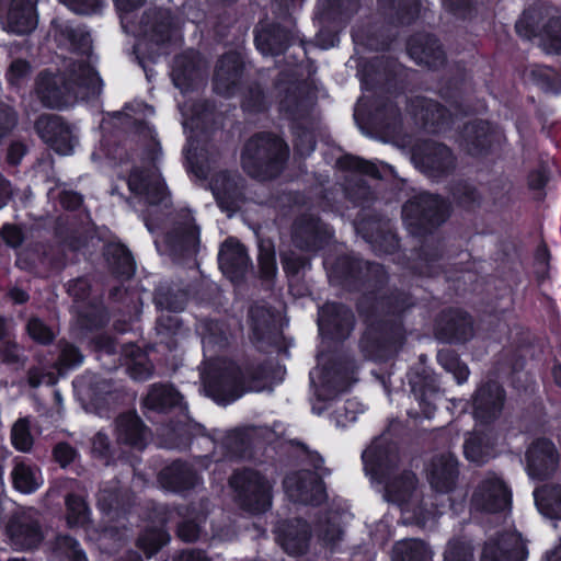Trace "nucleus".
<instances>
[{
	"label": "nucleus",
	"instance_id": "obj_60",
	"mask_svg": "<svg viewBox=\"0 0 561 561\" xmlns=\"http://www.w3.org/2000/svg\"><path fill=\"white\" fill-rule=\"evenodd\" d=\"M250 317L253 322V330L255 334H257L261 329L268 328L272 322V314L263 307L252 308L250 311Z\"/></svg>",
	"mask_w": 561,
	"mask_h": 561
},
{
	"label": "nucleus",
	"instance_id": "obj_61",
	"mask_svg": "<svg viewBox=\"0 0 561 561\" xmlns=\"http://www.w3.org/2000/svg\"><path fill=\"white\" fill-rule=\"evenodd\" d=\"M30 66L24 60H14L8 71V80L11 84L19 85L22 80L27 76Z\"/></svg>",
	"mask_w": 561,
	"mask_h": 561
},
{
	"label": "nucleus",
	"instance_id": "obj_17",
	"mask_svg": "<svg viewBox=\"0 0 561 561\" xmlns=\"http://www.w3.org/2000/svg\"><path fill=\"white\" fill-rule=\"evenodd\" d=\"M222 273L232 282H238L249 265V256L243 245L236 239H228L218 255Z\"/></svg>",
	"mask_w": 561,
	"mask_h": 561
},
{
	"label": "nucleus",
	"instance_id": "obj_2",
	"mask_svg": "<svg viewBox=\"0 0 561 561\" xmlns=\"http://www.w3.org/2000/svg\"><path fill=\"white\" fill-rule=\"evenodd\" d=\"M71 42L88 60L76 59L68 64L69 81L59 75L51 77L45 72L39 76L36 93L45 106L62 108L70 105L75 99H84L98 94L101 90L102 81L92 66L90 34L76 30L71 35Z\"/></svg>",
	"mask_w": 561,
	"mask_h": 561
},
{
	"label": "nucleus",
	"instance_id": "obj_11",
	"mask_svg": "<svg viewBox=\"0 0 561 561\" xmlns=\"http://www.w3.org/2000/svg\"><path fill=\"white\" fill-rule=\"evenodd\" d=\"M511 504V492L497 476L490 473L481 480L473 492L471 505L476 511L497 512Z\"/></svg>",
	"mask_w": 561,
	"mask_h": 561
},
{
	"label": "nucleus",
	"instance_id": "obj_18",
	"mask_svg": "<svg viewBox=\"0 0 561 561\" xmlns=\"http://www.w3.org/2000/svg\"><path fill=\"white\" fill-rule=\"evenodd\" d=\"M525 552L522 537L511 531L501 537L496 542H486L481 561H517Z\"/></svg>",
	"mask_w": 561,
	"mask_h": 561
},
{
	"label": "nucleus",
	"instance_id": "obj_23",
	"mask_svg": "<svg viewBox=\"0 0 561 561\" xmlns=\"http://www.w3.org/2000/svg\"><path fill=\"white\" fill-rule=\"evenodd\" d=\"M159 481L164 489L182 492L196 485L199 479L194 467L174 462L160 472Z\"/></svg>",
	"mask_w": 561,
	"mask_h": 561
},
{
	"label": "nucleus",
	"instance_id": "obj_3",
	"mask_svg": "<svg viewBox=\"0 0 561 561\" xmlns=\"http://www.w3.org/2000/svg\"><path fill=\"white\" fill-rule=\"evenodd\" d=\"M114 2L121 13L123 28L139 37L134 50L140 60V55L146 50H150V58L167 53L163 45L180 37L179 25L172 19L170 11L154 10L147 13L139 28L136 30L131 25L129 14L140 7L144 0H114Z\"/></svg>",
	"mask_w": 561,
	"mask_h": 561
},
{
	"label": "nucleus",
	"instance_id": "obj_19",
	"mask_svg": "<svg viewBox=\"0 0 561 561\" xmlns=\"http://www.w3.org/2000/svg\"><path fill=\"white\" fill-rule=\"evenodd\" d=\"M504 393L496 382H490L478 389L473 400V415L481 422L495 417L503 405Z\"/></svg>",
	"mask_w": 561,
	"mask_h": 561
},
{
	"label": "nucleus",
	"instance_id": "obj_48",
	"mask_svg": "<svg viewBox=\"0 0 561 561\" xmlns=\"http://www.w3.org/2000/svg\"><path fill=\"white\" fill-rule=\"evenodd\" d=\"M203 519L204 516L199 514L196 516L185 515L183 522L179 525V537L185 541L197 540L202 534L201 523Z\"/></svg>",
	"mask_w": 561,
	"mask_h": 561
},
{
	"label": "nucleus",
	"instance_id": "obj_37",
	"mask_svg": "<svg viewBox=\"0 0 561 561\" xmlns=\"http://www.w3.org/2000/svg\"><path fill=\"white\" fill-rule=\"evenodd\" d=\"M411 113L424 125L439 126L446 116V111L437 103L419 99L413 102Z\"/></svg>",
	"mask_w": 561,
	"mask_h": 561
},
{
	"label": "nucleus",
	"instance_id": "obj_16",
	"mask_svg": "<svg viewBox=\"0 0 561 561\" xmlns=\"http://www.w3.org/2000/svg\"><path fill=\"white\" fill-rule=\"evenodd\" d=\"M412 160L417 168L431 176L444 173L454 165L450 150L437 144L427 145L425 152L415 150Z\"/></svg>",
	"mask_w": 561,
	"mask_h": 561
},
{
	"label": "nucleus",
	"instance_id": "obj_43",
	"mask_svg": "<svg viewBox=\"0 0 561 561\" xmlns=\"http://www.w3.org/2000/svg\"><path fill=\"white\" fill-rule=\"evenodd\" d=\"M540 45L549 54H561V20H553L539 35Z\"/></svg>",
	"mask_w": 561,
	"mask_h": 561
},
{
	"label": "nucleus",
	"instance_id": "obj_4",
	"mask_svg": "<svg viewBox=\"0 0 561 561\" xmlns=\"http://www.w3.org/2000/svg\"><path fill=\"white\" fill-rule=\"evenodd\" d=\"M288 157L287 145L278 137L260 135L251 138L242 152V165L253 178L274 176Z\"/></svg>",
	"mask_w": 561,
	"mask_h": 561
},
{
	"label": "nucleus",
	"instance_id": "obj_38",
	"mask_svg": "<svg viewBox=\"0 0 561 561\" xmlns=\"http://www.w3.org/2000/svg\"><path fill=\"white\" fill-rule=\"evenodd\" d=\"M106 255L116 274L124 277H130L134 274V260L128 250L123 244H108L106 248Z\"/></svg>",
	"mask_w": 561,
	"mask_h": 561
},
{
	"label": "nucleus",
	"instance_id": "obj_54",
	"mask_svg": "<svg viewBox=\"0 0 561 561\" xmlns=\"http://www.w3.org/2000/svg\"><path fill=\"white\" fill-rule=\"evenodd\" d=\"M69 10L78 14H91L99 10L103 0H59Z\"/></svg>",
	"mask_w": 561,
	"mask_h": 561
},
{
	"label": "nucleus",
	"instance_id": "obj_9",
	"mask_svg": "<svg viewBox=\"0 0 561 561\" xmlns=\"http://www.w3.org/2000/svg\"><path fill=\"white\" fill-rule=\"evenodd\" d=\"M37 0H0V23L9 33L22 35L36 28Z\"/></svg>",
	"mask_w": 561,
	"mask_h": 561
},
{
	"label": "nucleus",
	"instance_id": "obj_62",
	"mask_svg": "<svg viewBox=\"0 0 561 561\" xmlns=\"http://www.w3.org/2000/svg\"><path fill=\"white\" fill-rule=\"evenodd\" d=\"M16 123L15 113L9 106H0V138L10 131Z\"/></svg>",
	"mask_w": 561,
	"mask_h": 561
},
{
	"label": "nucleus",
	"instance_id": "obj_47",
	"mask_svg": "<svg viewBox=\"0 0 561 561\" xmlns=\"http://www.w3.org/2000/svg\"><path fill=\"white\" fill-rule=\"evenodd\" d=\"M11 439L14 447L21 451L30 450L32 446V436L30 434L28 421L21 419L12 427Z\"/></svg>",
	"mask_w": 561,
	"mask_h": 561
},
{
	"label": "nucleus",
	"instance_id": "obj_22",
	"mask_svg": "<svg viewBox=\"0 0 561 561\" xmlns=\"http://www.w3.org/2000/svg\"><path fill=\"white\" fill-rule=\"evenodd\" d=\"M309 527L300 519L289 522L277 528V540L289 554H301L308 547Z\"/></svg>",
	"mask_w": 561,
	"mask_h": 561
},
{
	"label": "nucleus",
	"instance_id": "obj_42",
	"mask_svg": "<svg viewBox=\"0 0 561 561\" xmlns=\"http://www.w3.org/2000/svg\"><path fill=\"white\" fill-rule=\"evenodd\" d=\"M69 127L58 116H42L36 122V130L39 137L47 144L58 135H65V129Z\"/></svg>",
	"mask_w": 561,
	"mask_h": 561
},
{
	"label": "nucleus",
	"instance_id": "obj_63",
	"mask_svg": "<svg viewBox=\"0 0 561 561\" xmlns=\"http://www.w3.org/2000/svg\"><path fill=\"white\" fill-rule=\"evenodd\" d=\"M54 455L56 460L62 466H67L75 458V450L72 447H70L67 444H59L56 446L54 450Z\"/></svg>",
	"mask_w": 561,
	"mask_h": 561
},
{
	"label": "nucleus",
	"instance_id": "obj_25",
	"mask_svg": "<svg viewBox=\"0 0 561 561\" xmlns=\"http://www.w3.org/2000/svg\"><path fill=\"white\" fill-rule=\"evenodd\" d=\"M117 115L124 116L128 121H133L135 124L140 123L139 129L146 139H148V146L150 149V159L154 160L159 153V142L156 138V131L147 124H142L141 119L153 115V108L140 101H136L131 104L126 105L123 113Z\"/></svg>",
	"mask_w": 561,
	"mask_h": 561
},
{
	"label": "nucleus",
	"instance_id": "obj_40",
	"mask_svg": "<svg viewBox=\"0 0 561 561\" xmlns=\"http://www.w3.org/2000/svg\"><path fill=\"white\" fill-rule=\"evenodd\" d=\"M67 523L70 527H84L89 520V508L85 502L75 495H70L66 500Z\"/></svg>",
	"mask_w": 561,
	"mask_h": 561
},
{
	"label": "nucleus",
	"instance_id": "obj_31",
	"mask_svg": "<svg viewBox=\"0 0 561 561\" xmlns=\"http://www.w3.org/2000/svg\"><path fill=\"white\" fill-rule=\"evenodd\" d=\"M210 190L218 205L224 210H230L233 207L237 196V184L227 172H220L214 176L210 182Z\"/></svg>",
	"mask_w": 561,
	"mask_h": 561
},
{
	"label": "nucleus",
	"instance_id": "obj_56",
	"mask_svg": "<svg viewBox=\"0 0 561 561\" xmlns=\"http://www.w3.org/2000/svg\"><path fill=\"white\" fill-rule=\"evenodd\" d=\"M344 164L353 170H356L363 174H367L374 178H378L380 175L379 169L376 164L369 161H365L358 157H346L344 159Z\"/></svg>",
	"mask_w": 561,
	"mask_h": 561
},
{
	"label": "nucleus",
	"instance_id": "obj_50",
	"mask_svg": "<svg viewBox=\"0 0 561 561\" xmlns=\"http://www.w3.org/2000/svg\"><path fill=\"white\" fill-rule=\"evenodd\" d=\"M204 352H210L216 344L227 340L217 322L205 323L201 327Z\"/></svg>",
	"mask_w": 561,
	"mask_h": 561
},
{
	"label": "nucleus",
	"instance_id": "obj_13",
	"mask_svg": "<svg viewBox=\"0 0 561 561\" xmlns=\"http://www.w3.org/2000/svg\"><path fill=\"white\" fill-rule=\"evenodd\" d=\"M352 311L337 304H325L319 309L318 327L321 335L334 339L345 337L353 329Z\"/></svg>",
	"mask_w": 561,
	"mask_h": 561
},
{
	"label": "nucleus",
	"instance_id": "obj_20",
	"mask_svg": "<svg viewBox=\"0 0 561 561\" xmlns=\"http://www.w3.org/2000/svg\"><path fill=\"white\" fill-rule=\"evenodd\" d=\"M241 56L238 53L225 55L217 64L214 89L218 94L230 95L233 93L240 71Z\"/></svg>",
	"mask_w": 561,
	"mask_h": 561
},
{
	"label": "nucleus",
	"instance_id": "obj_45",
	"mask_svg": "<svg viewBox=\"0 0 561 561\" xmlns=\"http://www.w3.org/2000/svg\"><path fill=\"white\" fill-rule=\"evenodd\" d=\"M255 45L263 55H277L284 50V45L278 42V37L266 30L256 32Z\"/></svg>",
	"mask_w": 561,
	"mask_h": 561
},
{
	"label": "nucleus",
	"instance_id": "obj_59",
	"mask_svg": "<svg viewBox=\"0 0 561 561\" xmlns=\"http://www.w3.org/2000/svg\"><path fill=\"white\" fill-rule=\"evenodd\" d=\"M180 111L183 116V127H184L185 131H187L188 129L191 131H193L195 128L198 127V123L204 122V119H205V115L199 110V107L188 111L186 108V105H184V106H180Z\"/></svg>",
	"mask_w": 561,
	"mask_h": 561
},
{
	"label": "nucleus",
	"instance_id": "obj_39",
	"mask_svg": "<svg viewBox=\"0 0 561 561\" xmlns=\"http://www.w3.org/2000/svg\"><path fill=\"white\" fill-rule=\"evenodd\" d=\"M350 517V514L347 512L332 513L325 522L320 520L317 525L316 531L318 536L323 540L325 543H333L337 539L341 538L342 529L340 526V522H344Z\"/></svg>",
	"mask_w": 561,
	"mask_h": 561
},
{
	"label": "nucleus",
	"instance_id": "obj_52",
	"mask_svg": "<svg viewBox=\"0 0 561 561\" xmlns=\"http://www.w3.org/2000/svg\"><path fill=\"white\" fill-rule=\"evenodd\" d=\"M83 362V356L77 347L66 344L61 350V355L58 362V371L62 374L65 369H71L80 366Z\"/></svg>",
	"mask_w": 561,
	"mask_h": 561
},
{
	"label": "nucleus",
	"instance_id": "obj_5",
	"mask_svg": "<svg viewBox=\"0 0 561 561\" xmlns=\"http://www.w3.org/2000/svg\"><path fill=\"white\" fill-rule=\"evenodd\" d=\"M205 393L218 404H229L239 399L245 391H256L252 386L243 383L241 370L224 359L207 364L202 371Z\"/></svg>",
	"mask_w": 561,
	"mask_h": 561
},
{
	"label": "nucleus",
	"instance_id": "obj_8",
	"mask_svg": "<svg viewBox=\"0 0 561 561\" xmlns=\"http://www.w3.org/2000/svg\"><path fill=\"white\" fill-rule=\"evenodd\" d=\"M354 373L348 367H316L310 371V382L314 394L321 401L334 399L337 394L347 391L355 382Z\"/></svg>",
	"mask_w": 561,
	"mask_h": 561
},
{
	"label": "nucleus",
	"instance_id": "obj_30",
	"mask_svg": "<svg viewBox=\"0 0 561 561\" xmlns=\"http://www.w3.org/2000/svg\"><path fill=\"white\" fill-rule=\"evenodd\" d=\"M125 365L130 377L135 380H146L152 374V365L147 355L136 345H126L123 348Z\"/></svg>",
	"mask_w": 561,
	"mask_h": 561
},
{
	"label": "nucleus",
	"instance_id": "obj_57",
	"mask_svg": "<svg viewBox=\"0 0 561 561\" xmlns=\"http://www.w3.org/2000/svg\"><path fill=\"white\" fill-rule=\"evenodd\" d=\"M259 263L261 267V272L264 277H273L276 273V262L274 252L268 248H264L263 245L260 248Z\"/></svg>",
	"mask_w": 561,
	"mask_h": 561
},
{
	"label": "nucleus",
	"instance_id": "obj_44",
	"mask_svg": "<svg viewBox=\"0 0 561 561\" xmlns=\"http://www.w3.org/2000/svg\"><path fill=\"white\" fill-rule=\"evenodd\" d=\"M437 358L442 367L451 373L458 383H462L468 379V367L461 364L455 355L448 352H439Z\"/></svg>",
	"mask_w": 561,
	"mask_h": 561
},
{
	"label": "nucleus",
	"instance_id": "obj_6",
	"mask_svg": "<svg viewBox=\"0 0 561 561\" xmlns=\"http://www.w3.org/2000/svg\"><path fill=\"white\" fill-rule=\"evenodd\" d=\"M239 505L247 512L260 514L272 505V485L259 472L244 470L236 472L230 479Z\"/></svg>",
	"mask_w": 561,
	"mask_h": 561
},
{
	"label": "nucleus",
	"instance_id": "obj_33",
	"mask_svg": "<svg viewBox=\"0 0 561 561\" xmlns=\"http://www.w3.org/2000/svg\"><path fill=\"white\" fill-rule=\"evenodd\" d=\"M463 455L470 462L482 465L493 456V444L488 435L474 433L466 438Z\"/></svg>",
	"mask_w": 561,
	"mask_h": 561
},
{
	"label": "nucleus",
	"instance_id": "obj_64",
	"mask_svg": "<svg viewBox=\"0 0 561 561\" xmlns=\"http://www.w3.org/2000/svg\"><path fill=\"white\" fill-rule=\"evenodd\" d=\"M2 238L9 245L16 247L22 242V232L13 225H4L2 228Z\"/></svg>",
	"mask_w": 561,
	"mask_h": 561
},
{
	"label": "nucleus",
	"instance_id": "obj_28",
	"mask_svg": "<svg viewBox=\"0 0 561 561\" xmlns=\"http://www.w3.org/2000/svg\"><path fill=\"white\" fill-rule=\"evenodd\" d=\"M116 427L118 439L125 444L142 447L148 438V430L135 413L123 414Z\"/></svg>",
	"mask_w": 561,
	"mask_h": 561
},
{
	"label": "nucleus",
	"instance_id": "obj_1",
	"mask_svg": "<svg viewBox=\"0 0 561 561\" xmlns=\"http://www.w3.org/2000/svg\"><path fill=\"white\" fill-rule=\"evenodd\" d=\"M364 470L371 483L381 485L383 499L398 505L404 515L412 513L415 523L425 525L437 511H427L419 501L416 478L411 471H400L398 456L385 438H378L363 455ZM405 519H410L405 516Z\"/></svg>",
	"mask_w": 561,
	"mask_h": 561
},
{
	"label": "nucleus",
	"instance_id": "obj_26",
	"mask_svg": "<svg viewBox=\"0 0 561 561\" xmlns=\"http://www.w3.org/2000/svg\"><path fill=\"white\" fill-rule=\"evenodd\" d=\"M408 51L417 64L438 67L444 61V53L434 37L425 36L410 41Z\"/></svg>",
	"mask_w": 561,
	"mask_h": 561
},
{
	"label": "nucleus",
	"instance_id": "obj_49",
	"mask_svg": "<svg viewBox=\"0 0 561 561\" xmlns=\"http://www.w3.org/2000/svg\"><path fill=\"white\" fill-rule=\"evenodd\" d=\"M444 561H473L472 547L463 540H453L444 553Z\"/></svg>",
	"mask_w": 561,
	"mask_h": 561
},
{
	"label": "nucleus",
	"instance_id": "obj_46",
	"mask_svg": "<svg viewBox=\"0 0 561 561\" xmlns=\"http://www.w3.org/2000/svg\"><path fill=\"white\" fill-rule=\"evenodd\" d=\"M364 412V405L356 399L347 400L342 408L335 411V423L345 427L356 421L357 415Z\"/></svg>",
	"mask_w": 561,
	"mask_h": 561
},
{
	"label": "nucleus",
	"instance_id": "obj_35",
	"mask_svg": "<svg viewBox=\"0 0 561 561\" xmlns=\"http://www.w3.org/2000/svg\"><path fill=\"white\" fill-rule=\"evenodd\" d=\"M182 398L180 393L171 386H152L144 400V405L149 410L162 411L169 407L180 404Z\"/></svg>",
	"mask_w": 561,
	"mask_h": 561
},
{
	"label": "nucleus",
	"instance_id": "obj_27",
	"mask_svg": "<svg viewBox=\"0 0 561 561\" xmlns=\"http://www.w3.org/2000/svg\"><path fill=\"white\" fill-rule=\"evenodd\" d=\"M11 476L14 488L25 494L35 492L44 483L41 470L25 460L15 461Z\"/></svg>",
	"mask_w": 561,
	"mask_h": 561
},
{
	"label": "nucleus",
	"instance_id": "obj_29",
	"mask_svg": "<svg viewBox=\"0 0 561 561\" xmlns=\"http://www.w3.org/2000/svg\"><path fill=\"white\" fill-rule=\"evenodd\" d=\"M11 543L16 549H32L42 540L37 524L11 520L7 527Z\"/></svg>",
	"mask_w": 561,
	"mask_h": 561
},
{
	"label": "nucleus",
	"instance_id": "obj_24",
	"mask_svg": "<svg viewBox=\"0 0 561 561\" xmlns=\"http://www.w3.org/2000/svg\"><path fill=\"white\" fill-rule=\"evenodd\" d=\"M180 220L176 221L173 232L167 241L186 250H195L199 243V228L196 226L190 210H181Z\"/></svg>",
	"mask_w": 561,
	"mask_h": 561
},
{
	"label": "nucleus",
	"instance_id": "obj_14",
	"mask_svg": "<svg viewBox=\"0 0 561 561\" xmlns=\"http://www.w3.org/2000/svg\"><path fill=\"white\" fill-rule=\"evenodd\" d=\"M427 480L436 492H450L458 479V462L451 454L435 456L427 466Z\"/></svg>",
	"mask_w": 561,
	"mask_h": 561
},
{
	"label": "nucleus",
	"instance_id": "obj_10",
	"mask_svg": "<svg viewBox=\"0 0 561 561\" xmlns=\"http://www.w3.org/2000/svg\"><path fill=\"white\" fill-rule=\"evenodd\" d=\"M402 214L409 225H439L448 214V205L437 196L422 193L403 206Z\"/></svg>",
	"mask_w": 561,
	"mask_h": 561
},
{
	"label": "nucleus",
	"instance_id": "obj_32",
	"mask_svg": "<svg viewBox=\"0 0 561 561\" xmlns=\"http://www.w3.org/2000/svg\"><path fill=\"white\" fill-rule=\"evenodd\" d=\"M538 511L550 518H561V486H543L534 491Z\"/></svg>",
	"mask_w": 561,
	"mask_h": 561
},
{
	"label": "nucleus",
	"instance_id": "obj_51",
	"mask_svg": "<svg viewBox=\"0 0 561 561\" xmlns=\"http://www.w3.org/2000/svg\"><path fill=\"white\" fill-rule=\"evenodd\" d=\"M26 330L34 341L42 344H47L55 337L54 331L38 318H31L27 322Z\"/></svg>",
	"mask_w": 561,
	"mask_h": 561
},
{
	"label": "nucleus",
	"instance_id": "obj_34",
	"mask_svg": "<svg viewBox=\"0 0 561 561\" xmlns=\"http://www.w3.org/2000/svg\"><path fill=\"white\" fill-rule=\"evenodd\" d=\"M392 561H432V551L421 540L405 539L394 546Z\"/></svg>",
	"mask_w": 561,
	"mask_h": 561
},
{
	"label": "nucleus",
	"instance_id": "obj_58",
	"mask_svg": "<svg viewBox=\"0 0 561 561\" xmlns=\"http://www.w3.org/2000/svg\"><path fill=\"white\" fill-rule=\"evenodd\" d=\"M57 379L58 378L54 371H44L42 368H33L28 373V383L32 387H38L41 385H55Z\"/></svg>",
	"mask_w": 561,
	"mask_h": 561
},
{
	"label": "nucleus",
	"instance_id": "obj_15",
	"mask_svg": "<svg viewBox=\"0 0 561 561\" xmlns=\"http://www.w3.org/2000/svg\"><path fill=\"white\" fill-rule=\"evenodd\" d=\"M527 471L533 479H543L557 465V454L554 446L547 439H540L534 443L526 454Z\"/></svg>",
	"mask_w": 561,
	"mask_h": 561
},
{
	"label": "nucleus",
	"instance_id": "obj_53",
	"mask_svg": "<svg viewBox=\"0 0 561 561\" xmlns=\"http://www.w3.org/2000/svg\"><path fill=\"white\" fill-rule=\"evenodd\" d=\"M56 152L62 156H68L73 152L77 145V137L69 127L65 129V135L54 137L51 141L47 142Z\"/></svg>",
	"mask_w": 561,
	"mask_h": 561
},
{
	"label": "nucleus",
	"instance_id": "obj_41",
	"mask_svg": "<svg viewBox=\"0 0 561 561\" xmlns=\"http://www.w3.org/2000/svg\"><path fill=\"white\" fill-rule=\"evenodd\" d=\"M169 541L168 533L162 528L147 530L138 539V547L148 558L154 554L162 546Z\"/></svg>",
	"mask_w": 561,
	"mask_h": 561
},
{
	"label": "nucleus",
	"instance_id": "obj_55",
	"mask_svg": "<svg viewBox=\"0 0 561 561\" xmlns=\"http://www.w3.org/2000/svg\"><path fill=\"white\" fill-rule=\"evenodd\" d=\"M185 158L187 163L190 164L191 171L197 176V178H205L206 172L202 165L198 164V148L195 145V141L193 140V136H187V146L184 150Z\"/></svg>",
	"mask_w": 561,
	"mask_h": 561
},
{
	"label": "nucleus",
	"instance_id": "obj_21",
	"mask_svg": "<svg viewBox=\"0 0 561 561\" xmlns=\"http://www.w3.org/2000/svg\"><path fill=\"white\" fill-rule=\"evenodd\" d=\"M199 55L190 50L174 60L172 67V80L182 93H186L199 78L201 68Z\"/></svg>",
	"mask_w": 561,
	"mask_h": 561
},
{
	"label": "nucleus",
	"instance_id": "obj_7",
	"mask_svg": "<svg viewBox=\"0 0 561 561\" xmlns=\"http://www.w3.org/2000/svg\"><path fill=\"white\" fill-rule=\"evenodd\" d=\"M314 472L308 470L294 471L284 479V490L290 501L304 504L320 503L325 494L321 478L329 473L323 467V459L312 455Z\"/></svg>",
	"mask_w": 561,
	"mask_h": 561
},
{
	"label": "nucleus",
	"instance_id": "obj_12",
	"mask_svg": "<svg viewBox=\"0 0 561 561\" xmlns=\"http://www.w3.org/2000/svg\"><path fill=\"white\" fill-rule=\"evenodd\" d=\"M127 183L131 193L150 205L164 204L167 206L169 194L156 167H150L145 172L134 170Z\"/></svg>",
	"mask_w": 561,
	"mask_h": 561
},
{
	"label": "nucleus",
	"instance_id": "obj_36",
	"mask_svg": "<svg viewBox=\"0 0 561 561\" xmlns=\"http://www.w3.org/2000/svg\"><path fill=\"white\" fill-rule=\"evenodd\" d=\"M50 559L53 561H87L79 543L68 536H59L55 539L50 546Z\"/></svg>",
	"mask_w": 561,
	"mask_h": 561
}]
</instances>
